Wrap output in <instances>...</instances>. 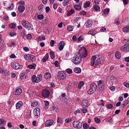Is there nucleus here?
Wrapping results in <instances>:
<instances>
[{"instance_id":"nucleus-1","label":"nucleus","mask_w":129,"mask_h":129,"mask_svg":"<svg viewBox=\"0 0 129 129\" xmlns=\"http://www.w3.org/2000/svg\"><path fill=\"white\" fill-rule=\"evenodd\" d=\"M101 64V61H100V58H98L96 59V56L93 55L91 58V65L95 67L97 65Z\"/></svg>"},{"instance_id":"nucleus-2","label":"nucleus","mask_w":129,"mask_h":129,"mask_svg":"<svg viewBox=\"0 0 129 129\" xmlns=\"http://www.w3.org/2000/svg\"><path fill=\"white\" fill-rule=\"evenodd\" d=\"M79 55H80L81 58H86L87 57V50L85 47H82L80 49L79 51Z\"/></svg>"},{"instance_id":"nucleus-3","label":"nucleus","mask_w":129,"mask_h":129,"mask_svg":"<svg viewBox=\"0 0 129 129\" xmlns=\"http://www.w3.org/2000/svg\"><path fill=\"white\" fill-rule=\"evenodd\" d=\"M72 61L74 64H75V65H78V64H80V63H81L82 58L81 57L80 55L78 54L73 58Z\"/></svg>"},{"instance_id":"nucleus-4","label":"nucleus","mask_w":129,"mask_h":129,"mask_svg":"<svg viewBox=\"0 0 129 129\" xmlns=\"http://www.w3.org/2000/svg\"><path fill=\"white\" fill-rule=\"evenodd\" d=\"M24 58L27 61H29V62H35L36 61V56L32 54H25L24 55Z\"/></svg>"},{"instance_id":"nucleus-5","label":"nucleus","mask_w":129,"mask_h":129,"mask_svg":"<svg viewBox=\"0 0 129 129\" xmlns=\"http://www.w3.org/2000/svg\"><path fill=\"white\" fill-rule=\"evenodd\" d=\"M22 25L27 30H33V25L26 20H23L21 22Z\"/></svg>"},{"instance_id":"nucleus-6","label":"nucleus","mask_w":129,"mask_h":129,"mask_svg":"<svg viewBox=\"0 0 129 129\" xmlns=\"http://www.w3.org/2000/svg\"><path fill=\"white\" fill-rule=\"evenodd\" d=\"M58 78L59 80H65L66 79V73L64 71H59L57 73Z\"/></svg>"},{"instance_id":"nucleus-7","label":"nucleus","mask_w":129,"mask_h":129,"mask_svg":"<svg viewBox=\"0 0 129 129\" xmlns=\"http://www.w3.org/2000/svg\"><path fill=\"white\" fill-rule=\"evenodd\" d=\"M20 6L18 7V11L19 13H23L25 11V2L20 1L18 3Z\"/></svg>"},{"instance_id":"nucleus-8","label":"nucleus","mask_w":129,"mask_h":129,"mask_svg":"<svg viewBox=\"0 0 129 129\" xmlns=\"http://www.w3.org/2000/svg\"><path fill=\"white\" fill-rule=\"evenodd\" d=\"M73 125L76 128H81L82 127V123L79 120H75L73 122Z\"/></svg>"},{"instance_id":"nucleus-9","label":"nucleus","mask_w":129,"mask_h":129,"mask_svg":"<svg viewBox=\"0 0 129 129\" xmlns=\"http://www.w3.org/2000/svg\"><path fill=\"white\" fill-rule=\"evenodd\" d=\"M41 95L44 98H48L50 96V91L47 89L42 90L41 92Z\"/></svg>"},{"instance_id":"nucleus-10","label":"nucleus","mask_w":129,"mask_h":129,"mask_svg":"<svg viewBox=\"0 0 129 129\" xmlns=\"http://www.w3.org/2000/svg\"><path fill=\"white\" fill-rule=\"evenodd\" d=\"M33 113L34 114V117L35 118H38L41 114V110L39 107H36L33 110Z\"/></svg>"},{"instance_id":"nucleus-11","label":"nucleus","mask_w":129,"mask_h":129,"mask_svg":"<svg viewBox=\"0 0 129 129\" xmlns=\"http://www.w3.org/2000/svg\"><path fill=\"white\" fill-rule=\"evenodd\" d=\"M103 89H104V83L102 80H100L98 83V90L102 91Z\"/></svg>"},{"instance_id":"nucleus-12","label":"nucleus","mask_w":129,"mask_h":129,"mask_svg":"<svg viewBox=\"0 0 129 129\" xmlns=\"http://www.w3.org/2000/svg\"><path fill=\"white\" fill-rule=\"evenodd\" d=\"M121 51L125 52V51H129V43H126L120 48Z\"/></svg>"},{"instance_id":"nucleus-13","label":"nucleus","mask_w":129,"mask_h":129,"mask_svg":"<svg viewBox=\"0 0 129 129\" xmlns=\"http://www.w3.org/2000/svg\"><path fill=\"white\" fill-rule=\"evenodd\" d=\"M54 123V120L53 119H48L47 120L44 124L45 126H51Z\"/></svg>"},{"instance_id":"nucleus-14","label":"nucleus","mask_w":129,"mask_h":129,"mask_svg":"<svg viewBox=\"0 0 129 129\" xmlns=\"http://www.w3.org/2000/svg\"><path fill=\"white\" fill-rule=\"evenodd\" d=\"M11 66L13 69L15 70L19 69L20 68V64L17 62H12L11 63Z\"/></svg>"},{"instance_id":"nucleus-15","label":"nucleus","mask_w":129,"mask_h":129,"mask_svg":"<svg viewBox=\"0 0 129 129\" xmlns=\"http://www.w3.org/2000/svg\"><path fill=\"white\" fill-rule=\"evenodd\" d=\"M81 105L84 108L87 107L88 106V101L87 100H83L81 102Z\"/></svg>"},{"instance_id":"nucleus-16","label":"nucleus","mask_w":129,"mask_h":129,"mask_svg":"<svg viewBox=\"0 0 129 129\" xmlns=\"http://www.w3.org/2000/svg\"><path fill=\"white\" fill-rule=\"evenodd\" d=\"M64 46H65V42H64V41L60 42L58 44V50H59V51H62V50L64 49Z\"/></svg>"},{"instance_id":"nucleus-17","label":"nucleus","mask_w":129,"mask_h":129,"mask_svg":"<svg viewBox=\"0 0 129 129\" xmlns=\"http://www.w3.org/2000/svg\"><path fill=\"white\" fill-rule=\"evenodd\" d=\"M31 115H32V111L28 110L25 113V118H29V117H31Z\"/></svg>"},{"instance_id":"nucleus-18","label":"nucleus","mask_w":129,"mask_h":129,"mask_svg":"<svg viewBox=\"0 0 129 129\" xmlns=\"http://www.w3.org/2000/svg\"><path fill=\"white\" fill-rule=\"evenodd\" d=\"M90 88H91L94 91H96V89H97V86L96 85V84L94 83H92L90 85Z\"/></svg>"},{"instance_id":"nucleus-19","label":"nucleus","mask_w":129,"mask_h":129,"mask_svg":"<svg viewBox=\"0 0 129 129\" xmlns=\"http://www.w3.org/2000/svg\"><path fill=\"white\" fill-rule=\"evenodd\" d=\"M23 103L22 101H18L16 104V109H19V108H21V107H22V106H23Z\"/></svg>"},{"instance_id":"nucleus-20","label":"nucleus","mask_w":129,"mask_h":129,"mask_svg":"<svg viewBox=\"0 0 129 129\" xmlns=\"http://www.w3.org/2000/svg\"><path fill=\"white\" fill-rule=\"evenodd\" d=\"M92 20L89 19L87 20V22L86 23V28H90L91 26H92Z\"/></svg>"},{"instance_id":"nucleus-21","label":"nucleus","mask_w":129,"mask_h":129,"mask_svg":"<svg viewBox=\"0 0 129 129\" xmlns=\"http://www.w3.org/2000/svg\"><path fill=\"white\" fill-rule=\"evenodd\" d=\"M82 5V3H80L79 4V5H75L74 6V9L76 10V11H81L82 7H81V5Z\"/></svg>"},{"instance_id":"nucleus-22","label":"nucleus","mask_w":129,"mask_h":129,"mask_svg":"<svg viewBox=\"0 0 129 129\" xmlns=\"http://www.w3.org/2000/svg\"><path fill=\"white\" fill-rule=\"evenodd\" d=\"M45 9V7L43 5H40L38 7V10L40 14H42Z\"/></svg>"},{"instance_id":"nucleus-23","label":"nucleus","mask_w":129,"mask_h":129,"mask_svg":"<svg viewBox=\"0 0 129 129\" xmlns=\"http://www.w3.org/2000/svg\"><path fill=\"white\" fill-rule=\"evenodd\" d=\"M36 79L37 83L41 82L43 79V75H42V74L38 75L36 77Z\"/></svg>"},{"instance_id":"nucleus-24","label":"nucleus","mask_w":129,"mask_h":129,"mask_svg":"<svg viewBox=\"0 0 129 129\" xmlns=\"http://www.w3.org/2000/svg\"><path fill=\"white\" fill-rule=\"evenodd\" d=\"M22 93V89H16L15 91L14 92L15 95H20Z\"/></svg>"},{"instance_id":"nucleus-25","label":"nucleus","mask_w":129,"mask_h":129,"mask_svg":"<svg viewBox=\"0 0 129 129\" xmlns=\"http://www.w3.org/2000/svg\"><path fill=\"white\" fill-rule=\"evenodd\" d=\"M51 75L50 73L47 72L44 74V78H45V79H49V78H51Z\"/></svg>"},{"instance_id":"nucleus-26","label":"nucleus","mask_w":129,"mask_h":129,"mask_svg":"<svg viewBox=\"0 0 129 129\" xmlns=\"http://www.w3.org/2000/svg\"><path fill=\"white\" fill-rule=\"evenodd\" d=\"M88 34L89 35H92V36H94L95 34H96V32L95 31V30L92 29L91 30H90L88 32Z\"/></svg>"},{"instance_id":"nucleus-27","label":"nucleus","mask_w":129,"mask_h":129,"mask_svg":"<svg viewBox=\"0 0 129 129\" xmlns=\"http://www.w3.org/2000/svg\"><path fill=\"white\" fill-rule=\"evenodd\" d=\"M48 58H49V54L47 53L43 57L42 62L45 63V62H46V61H47Z\"/></svg>"},{"instance_id":"nucleus-28","label":"nucleus","mask_w":129,"mask_h":129,"mask_svg":"<svg viewBox=\"0 0 129 129\" xmlns=\"http://www.w3.org/2000/svg\"><path fill=\"white\" fill-rule=\"evenodd\" d=\"M69 3H70V0H63L62 2V6L66 7V6L69 4Z\"/></svg>"},{"instance_id":"nucleus-29","label":"nucleus","mask_w":129,"mask_h":129,"mask_svg":"<svg viewBox=\"0 0 129 129\" xmlns=\"http://www.w3.org/2000/svg\"><path fill=\"white\" fill-rule=\"evenodd\" d=\"M90 7V2L88 1L86 3L84 4V8L85 9H87V8H89Z\"/></svg>"},{"instance_id":"nucleus-30","label":"nucleus","mask_w":129,"mask_h":129,"mask_svg":"<svg viewBox=\"0 0 129 129\" xmlns=\"http://www.w3.org/2000/svg\"><path fill=\"white\" fill-rule=\"evenodd\" d=\"M115 56V57L117 59H120V58L121 57V55L120 54V52H119L118 51L116 52Z\"/></svg>"},{"instance_id":"nucleus-31","label":"nucleus","mask_w":129,"mask_h":129,"mask_svg":"<svg viewBox=\"0 0 129 129\" xmlns=\"http://www.w3.org/2000/svg\"><path fill=\"white\" fill-rule=\"evenodd\" d=\"M74 71L75 73H81V69H80V68H76L74 69Z\"/></svg>"},{"instance_id":"nucleus-32","label":"nucleus","mask_w":129,"mask_h":129,"mask_svg":"<svg viewBox=\"0 0 129 129\" xmlns=\"http://www.w3.org/2000/svg\"><path fill=\"white\" fill-rule=\"evenodd\" d=\"M122 31H123V32H124V33H128L129 32V26H127L124 27L122 29Z\"/></svg>"},{"instance_id":"nucleus-33","label":"nucleus","mask_w":129,"mask_h":129,"mask_svg":"<svg viewBox=\"0 0 129 129\" xmlns=\"http://www.w3.org/2000/svg\"><path fill=\"white\" fill-rule=\"evenodd\" d=\"M128 104V100H125L123 101L122 104L121 105V106H122V107H124V106H126Z\"/></svg>"},{"instance_id":"nucleus-34","label":"nucleus","mask_w":129,"mask_h":129,"mask_svg":"<svg viewBox=\"0 0 129 129\" xmlns=\"http://www.w3.org/2000/svg\"><path fill=\"white\" fill-rule=\"evenodd\" d=\"M32 82H33L34 83H37V77L36 76V75H33L32 77Z\"/></svg>"},{"instance_id":"nucleus-35","label":"nucleus","mask_w":129,"mask_h":129,"mask_svg":"<svg viewBox=\"0 0 129 129\" xmlns=\"http://www.w3.org/2000/svg\"><path fill=\"white\" fill-rule=\"evenodd\" d=\"M44 103H45V106H44V108L45 109H47L49 107V101H44Z\"/></svg>"},{"instance_id":"nucleus-36","label":"nucleus","mask_w":129,"mask_h":129,"mask_svg":"<svg viewBox=\"0 0 129 129\" xmlns=\"http://www.w3.org/2000/svg\"><path fill=\"white\" fill-rule=\"evenodd\" d=\"M49 54L51 59H54V58H55V53L53 51H50Z\"/></svg>"},{"instance_id":"nucleus-37","label":"nucleus","mask_w":129,"mask_h":129,"mask_svg":"<svg viewBox=\"0 0 129 129\" xmlns=\"http://www.w3.org/2000/svg\"><path fill=\"white\" fill-rule=\"evenodd\" d=\"M84 85V82H81L78 84V88L79 89H81L82 87Z\"/></svg>"},{"instance_id":"nucleus-38","label":"nucleus","mask_w":129,"mask_h":129,"mask_svg":"<svg viewBox=\"0 0 129 129\" xmlns=\"http://www.w3.org/2000/svg\"><path fill=\"white\" fill-rule=\"evenodd\" d=\"M35 67H36V64L35 63L29 64L28 66V68H29V69H35Z\"/></svg>"},{"instance_id":"nucleus-39","label":"nucleus","mask_w":129,"mask_h":129,"mask_svg":"<svg viewBox=\"0 0 129 129\" xmlns=\"http://www.w3.org/2000/svg\"><path fill=\"white\" fill-rule=\"evenodd\" d=\"M104 15H108L109 13V9H105L103 11Z\"/></svg>"},{"instance_id":"nucleus-40","label":"nucleus","mask_w":129,"mask_h":129,"mask_svg":"<svg viewBox=\"0 0 129 129\" xmlns=\"http://www.w3.org/2000/svg\"><path fill=\"white\" fill-rule=\"evenodd\" d=\"M20 77L21 79H26V76L25 73H22V74H20Z\"/></svg>"},{"instance_id":"nucleus-41","label":"nucleus","mask_w":129,"mask_h":129,"mask_svg":"<svg viewBox=\"0 0 129 129\" xmlns=\"http://www.w3.org/2000/svg\"><path fill=\"white\" fill-rule=\"evenodd\" d=\"M95 91H94L92 89L90 88V89L87 91L88 94H93Z\"/></svg>"},{"instance_id":"nucleus-42","label":"nucleus","mask_w":129,"mask_h":129,"mask_svg":"<svg viewBox=\"0 0 129 129\" xmlns=\"http://www.w3.org/2000/svg\"><path fill=\"white\" fill-rule=\"evenodd\" d=\"M37 19L40 21L43 20L44 19V15H38L37 16Z\"/></svg>"},{"instance_id":"nucleus-43","label":"nucleus","mask_w":129,"mask_h":129,"mask_svg":"<svg viewBox=\"0 0 129 129\" xmlns=\"http://www.w3.org/2000/svg\"><path fill=\"white\" fill-rule=\"evenodd\" d=\"M38 102H33L31 103V106H33V107H36V106H38Z\"/></svg>"},{"instance_id":"nucleus-44","label":"nucleus","mask_w":129,"mask_h":129,"mask_svg":"<svg viewBox=\"0 0 129 129\" xmlns=\"http://www.w3.org/2000/svg\"><path fill=\"white\" fill-rule=\"evenodd\" d=\"M67 29L68 31H69V32H72V31H73V26L72 25L68 26Z\"/></svg>"},{"instance_id":"nucleus-45","label":"nucleus","mask_w":129,"mask_h":129,"mask_svg":"<svg viewBox=\"0 0 129 129\" xmlns=\"http://www.w3.org/2000/svg\"><path fill=\"white\" fill-rule=\"evenodd\" d=\"M9 27L11 28V29H15V28H16V24L11 23L9 25Z\"/></svg>"},{"instance_id":"nucleus-46","label":"nucleus","mask_w":129,"mask_h":129,"mask_svg":"<svg viewBox=\"0 0 129 129\" xmlns=\"http://www.w3.org/2000/svg\"><path fill=\"white\" fill-rule=\"evenodd\" d=\"M51 110H55V112H57L58 110L57 109H58V108L54 106H52L51 107Z\"/></svg>"},{"instance_id":"nucleus-47","label":"nucleus","mask_w":129,"mask_h":129,"mask_svg":"<svg viewBox=\"0 0 129 129\" xmlns=\"http://www.w3.org/2000/svg\"><path fill=\"white\" fill-rule=\"evenodd\" d=\"M94 9L95 11H99V10H100V7L97 5H95L94 6Z\"/></svg>"},{"instance_id":"nucleus-48","label":"nucleus","mask_w":129,"mask_h":129,"mask_svg":"<svg viewBox=\"0 0 129 129\" xmlns=\"http://www.w3.org/2000/svg\"><path fill=\"white\" fill-rule=\"evenodd\" d=\"M83 127L84 129H87V128H88V127H89V125H88L87 123H85L83 124Z\"/></svg>"},{"instance_id":"nucleus-49","label":"nucleus","mask_w":129,"mask_h":129,"mask_svg":"<svg viewBox=\"0 0 129 129\" xmlns=\"http://www.w3.org/2000/svg\"><path fill=\"white\" fill-rule=\"evenodd\" d=\"M95 122L96 123H100V119L97 118V117H95L94 118Z\"/></svg>"},{"instance_id":"nucleus-50","label":"nucleus","mask_w":129,"mask_h":129,"mask_svg":"<svg viewBox=\"0 0 129 129\" xmlns=\"http://www.w3.org/2000/svg\"><path fill=\"white\" fill-rule=\"evenodd\" d=\"M10 6L8 7L9 10H12L14 9V3L10 4Z\"/></svg>"},{"instance_id":"nucleus-51","label":"nucleus","mask_w":129,"mask_h":129,"mask_svg":"<svg viewBox=\"0 0 129 129\" xmlns=\"http://www.w3.org/2000/svg\"><path fill=\"white\" fill-rule=\"evenodd\" d=\"M9 74H10V71H9V70H5L4 71V75H5L6 76H7V75H9Z\"/></svg>"},{"instance_id":"nucleus-52","label":"nucleus","mask_w":129,"mask_h":129,"mask_svg":"<svg viewBox=\"0 0 129 129\" xmlns=\"http://www.w3.org/2000/svg\"><path fill=\"white\" fill-rule=\"evenodd\" d=\"M113 105H112V104H108L107 105V108H108L109 109H111V108H112Z\"/></svg>"},{"instance_id":"nucleus-53","label":"nucleus","mask_w":129,"mask_h":129,"mask_svg":"<svg viewBox=\"0 0 129 129\" xmlns=\"http://www.w3.org/2000/svg\"><path fill=\"white\" fill-rule=\"evenodd\" d=\"M124 86H125V87H126V88H129V84L127 83L126 82H124L123 83Z\"/></svg>"},{"instance_id":"nucleus-54","label":"nucleus","mask_w":129,"mask_h":129,"mask_svg":"<svg viewBox=\"0 0 129 129\" xmlns=\"http://www.w3.org/2000/svg\"><path fill=\"white\" fill-rule=\"evenodd\" d=\"M66 72L69 73V74H71L72 73V70L71 69H68L66 70Z\"/></svg>"},{"instance_id":"nucleus-55","label":"nucleus","mask_w":129,"mask_h":129,"mask_svg":"<svg viewBox=\"0 0 129 129\" xmlns=\"http://www.w3.org/2000/svg\"><path fill=\"white\" fill-rule=\"evenodd\" d=\"M114 24H116V25H120V23L119 21H118V19H116L114 20Z\"/></svg>"},{"instance_id":"nucleus-56","label":"nucleus","mask_w":129,"mask_h":129,"mask_svg":"<svg viewBox=\"0 0 129 129\" xmlns=\"http://www.w3.org/2000/svg\"><path fill=\"white\" fill-rule=\"evenodd\" d=\"M80 15L82 16H85L86 15V12L85 11H82L80 12Z\"/></svg>"},{"instance_id":"nucleus-57","label":"nucleus","mask_w":129,"mask_h":129,"mask_svg":"<svg viewBox=\"0 0 129 129\" xmlns=\"http://www.w3.org/2000/svg\"><path fill=\"white\" fill-rule=\"evenodd\" d=\"M54 44H55V41L51 40H50V46L51 47H53L54 46Z\"/></svg>"},{"instance_id":"nucleus-58","label":"nucleus","mask_w":129,"mask_h":129,"mask_svg":"<svg viewBox=\"0 0 129 129\" xmlns=\"http://www.w3.org/2000/svg\"><path fill=\"white\" fill-rule=\"evenodd\" d=\"M26 37L27 39H28V40H31V39H32V35H31V34H28L27 35H26Z\"/></svg>"},{"instance_id":"nucleus-59","label":"nucleus","mask_w":129,"mask_h":129,"mask_svg":"<svg viewBox=\"0 0 129 129\" xmlns=\"http://www.w3.org/2000/svg\"><path fill=\"white\" fill-rule=\"evenodd\" d=\"M9 35H10L11 37H14V36L17 35V33H16V32H10Z\"/></svg>"},{"instance_id":"nucleus-60","label":"nucleus","mask_w":129,"mask_h":129,"mask_svg":"<svg viewBox=\"0 0 129 129\" xmlns=\"http://www.w3.org/2000/svg\"><path fill=\"white\" fill-rule=\"evenodd\" d=\"M82 111L83 113H86L87 112V109L83 108L82 109Z\"/></svg>"},{"instance_id":"nucleus-61","label":"nucleus","mask_w":129,"mask_h":129,"mask_svg":"<svg viewBox=\"0 0 129 129\" xmlns=\"http://www.w3.org/2000/svg\"><path fill=\"white\" fill-rule=\"evenodd\" d=\"M78 41L79 42V41H83V36H80L78 38Z\"/></svg>"},{"instance_id":"nucleus-62","label":"nucleus","mask_w":129,"mask_h":129,"mask_svg":"<svg viewBox=\"0 0 129 129\" xmlns=\"http://www.w3.org/2000/svg\"><path fill=\"white\" fill-rule=\"evenodd\" d=\"M4 123H5V120L3 119H0V125L4 124Z\"/></svg>"},{"instance_id":"nucleus-63","label":"nucleus","mask_w":129,"mask_h":129,"mask_svg":"<svg viewBox=\"0 0 129 129\" xmlns=\"http://www.w3.org/2000/svg\"><path fill=\"white\" fill-rule=\"evenodd\" d=\"M57 122H60V123H62V119L60 117H58L57 119Z\"/></svg>"},{"instance_id":"nucleus-64","label":"nucleus","mask_w":129,"mask_h":129,"mask_svg":"<svg viewBox=\"0 0 129 129\" xmlns=\"http://www.w3.org/2000/svg\"><path fill=\"white\" fill-rule=\"evenodd\" d=\"M124 61H125V62H129V56L128 57H126L124 58Z\"/></svg>"}]
</instances>
